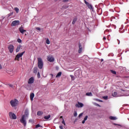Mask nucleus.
<instances>
[{
    "label": "nucleus",
    "instance_id": "c03bdc74",
    "mask_svg": "<svg viewBox=\"0 0 129 129\" xmlns=\"http://www.w3.org/2000/svg\"><path fill=\"white\" fill-rule=\"evenodd\" d=\"M59 128H60V129H64V128H63V126H62V125H60V126H59Z\"/></svg>",
    "mask_w": 129,
    "mask_h": 129
},
{
    "label": "nucleus",
    "instance_id": "423d86ee",
    "mask_svg": "<svg viewBox=\"0 0 129 129\" xmlns=\"http://www.w3.org/2000/svg\"><path fill=\"white\" fill-rule=\"evenodd\" d=\"M19 25H20V21H19V20L14 21L11 23L12 27H15L16 26H19Z\"/></svg>",
    "mask_w": 129,
    "mask_h": 129
},
{
    "label": "nucleus",
    "instance_id": "7c9ffc66",
    "mask_svg": "<svg viewBox=\"0 0 129 129\" xmlns=\"http://www.w3.org/2000/svg\"><path fill=\"white\" fill-rule=\"evenodd\" d=\"M103 98L105 99V100H107L108 97L107 96H105L103 97Z\"/></svg>",
    "mask_w": 129,
    "mask_h": 129
},
{
    "label": "nucleus",
    "instance_id": "c9c22d12",
    "mask_svg": "<svg viewBox=\"0 0 129 129\" xmlns=\"http://www.w3.org/2000/svg\"><path fill=\"white\" fill-rule=\"evenodd\" d=\"M42 127V126H40V124H37L36 125V128H37V127Z\"/></svg>",
    "mask_w": 129,
    "mask_h": 129
},
{
    "label": "nucleus",
    "instance_id": "2f4dec72",
    "mask_svg": "<svg viewBox=\"0 0 129 129\" xmlns=\"http://www.w3.org/2000/svg\"><path fill=\"white\" fill-rule=\"evenodd\" d=\"M87 118H88V116L86 115L84 118V120L86 121V120L87 119Z\"/></svg>",
    "mask_w": 129,
    "mask_h": 129
},
{
    "label": "nucleus",
    "instance_id": "7ed1b4c3",
    "mask_svg": "<svg viewBox=\"0 0 129 129\" xmlns=\"http://www.w3.org/2000/svg\"><path fill=\"white\" fill-rule=\"evenodd\" d=\"M25 116V115L22 116L20 119V122H21V123H22L24 126H26L27 125V120H26V117Z\"/></svg>",
    "mask_w": 129,
    "mask_h": 129
},
{
    "label": "nucleus",
    "instance_id": "f8f14e48",
    "mask_svg": "<svg viewBox=\"0 0 129 129\" xmlns=\"http://www.w3.org/2000/svg\"><path fill=\"white\" fill-rule=\"evenodd\" d=\"M19 32H20L21 34H24V33L26 32V30H24V27H23V25H22L21 27L19 28Z\"/></svg>",
    "mask_w": 129,
    "mask_h": 129
},
{
    "label": "nucleus",
    "instance_id": "ea45409f",
    "mask_svg": "<svg viewBox=\"0 0 129 129\" xmlns=\"http://www.w3.org/2000/svg\"><path fill=\"white\" fill-rule=\"evenodd\" d=\"M74 116H77V112H74Z\"/></svg>",
    "mask_w": 129,
    "mask_h": 129
},
{
    "label": "nucleus",
    "instance_id": "ddd939ff",
    "mask_svg": "<svg viewBox=\"0 0 129 129\" xmlns=\"http://www.w3.org/2000/svg\"><path fill=\"white\" fill-rule=\"evenodd\" d=\"M23 115H25V117H28L29 116V110L28 109L25 110V114Z\"/></svg>",
    "mask_w": 129,
    "mask_h": 129
},
{
    "label": "nucleus",
    "instance_id": "864d4df0",
    "mask_svg": "<svg viewBox=\"0 0 129 129\" xmlns=\"http://www.w3.org/2000/svg\"><path fill=\"white\" fill-rule=\"evenodd\" d=\"M106 32H108V30H106L104 33H105Z\"/></svg>",
    "mask_w": 129,
    "mask_h": 129
},
{
    "label": "nucleus",
    "instance_id": "3c124183",
    "mask_svg": "<svg viewBox=\"0 0 129 129\" xmlns=\"http://www.w3.org/2000/svg\"><path fill=\"white\" fill-rule=\"evenodd\" d=\"M97 106H100L99 105V104H97Z\"/></svg>",
    "mask_w": 129,
    "mask_h": 129
},
{
    "label": "nucleus",
    "instance_id": "a18cd8bd",
    "mask_svg": "<svg viewBox=\"0 0 129 129\" xmlns=\"http://www.w3.org/2000/svg\"><path fill=\"white\" fill-rule=\"evenodd\" d=\"M82 122L83 124H84V123H85V121H84V120H83Z\"/></svg>",
    "mask_w": 129,
    "mask_h": 129
},
{
    "label": "nucleus",
    "instance_id": "c756f323",
    "mask_svg": "<svg viewBox=\"0 0 129 129\" xmlns=\"http://www.w3.org/2000/svg\"><path fill=\"white\" fill-rule=\"evenodd\" d=\"M76 21H77V19H74L72 22V24L73 25H74V24H75V23H76Z\"/></svg>",
    "mask_w": 129,
    "mask_h": 129
},
{
    "label": "nucleus",
    "instance_id": "a878e982",
    "mask_svg": "<svg viewBox=\"0 0 129 129\" xmlns=\"http://www.w3.org/2000/svg\"><path fill=\"white\" fill-rule=\"evenodd\" d=\"M9 87H11V88H13V89H15V86H13L12 84H8Z\"/></svg>",
    "mask_w": 129,
    "mask_h": 129
},
{
    "label": "nucleus",
    "instance_id": "4c0bfd02",
    "mask_svg": "<svg viewBox=\"0 0 129 129\" xmlns=\"http://www.w3.org/2000/svg\"><path fill=\"white\" fill-rule=\"evenodd\" d=\"M82 115H83V113H81L79 115V117H81V116H82Z\"/></svg>",
    "mask_w": 129,
    "mask_h": 129
},
{
    "label": "nucleus",
    "instance_id": "49530a36",
    "mask_svg": "<svg viewBox=\"0 0 129 129\" xmlns=\"http://www.w3.org/2000/svg\"><path fill=\"white\" fill-rule=\"evenodd\" d=\"M103 39L104 40H106V37H104L103 38Z\"/></svg>",
    "mask_w": 129,
    "mask_h": 129
},
{
    "label": "nucleus",
    "instance_id": "f257e3e1",
    "mask_svg": "<svg viewBox=\"0 0 129 129\" xmlns=\"http://www.w3.org/2000/svg\"><path fill=\"white\" fill-rule=\"evenodd\" d=\"M10 104L12 107H16L19 104V101L17 99H14L10 101Z\"/></svg>",
    "mask_w": 129,
    "mask_h": 129
},
{
    "label": "nucleus",
    "instance_id": "1a4fd4ad",
    "mask_svg": "<svg viewBox=\"0 0 129 129\" xmlns=\"http://www.w3.org/2000/svg\"><path fill=\"white\" fill-rule=\"evenodd\" d=\"M85 4H86L87 7L90 9V10H92L93 11V7L90 4L86 1V0H84Z\"/></svg>",
    "mask_w": 129,
    "mask_h": 129
},
{
    "label": "nucleus",
    "instance_id": "603ef678",
    "mask_svg": "<svg viewBox=\"0 0 129 129\" xmlns=\"http://www.w3.org/2000/svg\"><path fill=\"white\" fill-rule=\"evenodd\" d=\"M99 101H100V102H102V100H99Z\"/></svg>",
    "mask_w": 129,
    "mask_h": 129
},
{
    "label": "nucleus",
    "instance_id": "0eeeda50",
    "mask_svg": "<svg viewBox=\"0 0 129 129\" xmlns=\"http://www.w3.org/2000/svg\"><path fill=\"white\" fill-rule=\"evenodd\" d=\"M8 48L10 53H12L13 52H14V49H15V47L13 45V44H10L8 45Z\"/></svg>",
    "mask_w": 129,
    "mask_h": 129
},
{
    "label": "nucleus",
    "instance_id": "4468645a",
    "mask_svg": "<svg viewBox=\"0 0 129 129\" xmlns=\"http://www.w3.org/2000/svg\"><path fill=\"white\" fill-rule=\"evenodd\" d=\"M79 49L78 52H79V53H81L82 52V50H83L82 45H81V43L79 44Z\"/></svg>",
    "mask_w": 129,
    "mask_h": 129
},
{
    "label": "nucleus",
    "instance_id": "9b49d317",
    "mask_svg": "<svg viewBox=\"0 0 129 129\" xmlns=\"http://www.w3.org/2000/svg\"><path fill=\"white\" fill-rule=\"evenodd\" d=\"M84 105L83 103L79 102H78V104H76V107H83Z\"/></svg>",
    "mask_w": 129,
    "mask_h": 129
},
{
    "label": "nucleus",
    "instance_id": "79ce46f5",
    "mask_svg": "<svg viewBox=\"0 0 129 129\" xmlns=\"http://www.w3.org/2000/svg\"><path fill=\"white\" fill-rule=\"evenodd\" d=\"M69 0H63V3H67Z\"/></svg>",
    "mask_w": 129,
    "mask_h": 129
},
{
    "label": "nucleus",
    "instance_id": "b1692460",
    "mask_svg": "<svg viewBox=\"0 0 129 129\" xmlns=\"http://www.w3.org/2000/svg\"><path fill=\"white\" fill-rule=\"evenodd\" d=\"M38 71V69L37 68H34L33 69V73H37V72Z\"/></svg>",
    "mask_w": 129,
    "mask_h": 129
},
{
    "label": "nucleus",
    "instance_id": "09e8293b",
    "mask_svg": "<svg viewBox=\"0 0 129 129\" xmlns=\"http://www.w3.org/2000/svg\"><path fill=\"white\" fill-rule=\"evenodd\" d=\"M60 118H62V119H63V116H61L60 117Z\"/></svg>",
    "mask_w": 129,
    "mask_h": 129
},
{
    "label": "nucleus",
    "instance_id": "412c9836",
    "mask_svg": "<svg viewBox=\"0 0 129 129\" xmlns=\"http://www.w3.org/2000/svg\"><path fill=\"white\" fill-rule=\"evenodd\" d=\"M50 117H51V115H48L47 116H45L44 117V118L45 119H49V118H50Z\"/></svg>",
    "mask_w": 129,
    "mask_h": 129
},
{
    "label": "nucleus",
    "instance_id": "8fccbe9b",
    "mask_svg": "<svg viewBox=\"0 0 129 129\" xmlns=\"http://www.w3.org/2000/svg\"><path fill=\"white\" fill-rule=\"evenodd\" d=\"M29 121H30V122H32V119H30V120H29Z\"/></svg>",
    "mask_w": 129,
    "mask_h": 129
},
{
    "label": "nucleus",
    "instance_id": "6e6d98bb",
    "mask_svg": "<svg viewBox=\"0 0 129 129\" xmlns=\"http://www.w3.org/2000/svg\"><path fill=\"white\" fill-rule=\"evenodd\" d=\"M102 61H103V59H102Z\"/></svg>",
    "mask_w": 129,
    "mask_h": 129
},
{
    "label": "nucleus",
    "instance_id": "4be33fe9",
    "mask_svg": "<svg viewBox=\"0 0 129 129\" xmlns=\"http://www.w3.org/2000/svg\"><path fill=\"white\" fill-rule=\"evenodd\" d=\"M87 96H92V93L91 92H88L86 93Z\"/></svg>",
    "mask_w": 129,
    "mask_h": 129
},
{
    "label": "nucleus",
    "instance_id": "2eb2a0df",
    "mask_svg": "<svg viewBox=\"0 0 129 129\" xmlns=\"http://www.w3.org/2000/svg\"><path fill=\"white\" fill-rule=\"evenodd\" d=\"M21 48H22V45H18L16 50V52L18 53V52L20 51Z\"/></svg>",
    "mask_w": 129,
    "mask_h": 129
},
{
    "label": "nucleus",
    "instance_id": "5701e85b",
    "mask_svg": "<svg viewBox=\"0 0 129 129\" xmlns=\"http://www.w3.org/2000/svg\"><path fill=\"white\" fill-rule=\"evenodd\" d=\"M42 114H43L42 111H39L37 112V115L40 116V115H42Z\"/></svg>",
    "mask_w": 129,
    "mask_h": 129
},
{
    "label": "nucleus",
    "instance_id": "9d476101",
    "mask_svg": "<svg viewBox=\"0 0 129 129\" xmlns=\"http://www.w3.org/2000/svg\"><path fill=\"white\" fill-rule=\"evenodd\" d=\"M34 79L33 77L30 78L28 81V84H32V83H34Z\"/></svg>",
    "mask_w": 129,
    "mask_h": 129
},
{
    "label": "nucleus",
    "instance_id": "37998d69",
    "mask_svg": "<svg viewBox=\"0 0 129 129\" xmlns=\"http://www.w3.org/2000/svg\"><path fill=\"white\" fill-rule=\"evenodd\" d=\"M117 41L118 45H119L120 41L118 39H117Z\"/></svg>",
    "mask_w": 129,
    "mask_h": 129
},
{
    "label": "nucleus",
    "instance_id": "e433bc0d",
    "mask_svg": "<svg viewBox=\"0 0 129 129\" xmlns=\"http://www.w3.org/2000/svg\"><path fill=\"white\" fill-rule=\"evenodd\" d=\"M37 77L38 78H40V77H41V76L40 75V73L38 72L37 74Z\"/></svg>",
    "mask_w": 129,
    "mask_h": 129
},
{
    "label": "nucleus",
    "instance_id": "de8ad7c7",
    "mask_svg": "<svg viewBox=\"0 0 129 129\" xmlns=\"http://www.w3.org/2000/svg\"><path fill=\"white\" fill-rule=\"evenodd\" d=\"M2 68H3V67H2V65L0 64V70L2 69Z\"/></svg>",
    "mask_w": 129,
    "mask_h": 129
},
{
    "label": "nucleus",
    "instance_id": "39448f33",
    "mask_svg": "<svg viewBox=\"0 0 129 129\" xmlns=\"http://www.w3.org/2000/svg\"><path fill=\"white\" fill-rule=\"evenodd\" d=\"M25 54V51L21 52L20 53H18L15 57V60H17L18 61L20 60V58L23 56Z\"/></svg>",
    "mask_w": 129,
    "mask_h": 129
},
{
    "label": "nucleus",
    "instance_id": "72a5a7b5",
    "mask_svg": "<svg viewBox=\"0 0 129 129\" xmlns=\"http://www.w3.org/2000/svg\"><path fill=\"white\" fill-rule=\"evenodd\" d=\"M71 77L72 78V80H75V78H74V76H73V75H71Z\"/></svg>",
    "mask_w": 129,
    "mask_h": 129
},
{
    "label": "nucleus",
    "instance_id": "58836bf2",
    "mask_svg": "<svg viewBox=\"0 0 129 129\" xmlns=\"http://www.w3.org/2000/svg\"><path fill=\"white\" fill-rule=\"evenodd\" d=\"M36 29L37 31H41V28H40V27H37Z\"/></svg>",
    "mask_w": 129,
    "mask_h": 129
},
{
    "label": "nucleus",
    "instance_id": "aec40b11",
    "mask_svg": "<svg viewBox=\"0 0 129 129\" xmlns=\"http://www.w3.org/2000/svg\"><path fill=\"white\" fill-rule=\"evenodd\" d=\"M13 15H14V12H11L8 14V18H11Z\"/></svg>",
    "mask_w": 129,
    "mask_h": 129
},
{
    "label": "nucleus",
    "instance_id": "20e7f679",
    "mask_svg": "<svg viewBox=\"0 0 129 129\" xmlns=\"http://www.w3.org/2000/svg\"><path fill=\"white\" fill-rule=\"evenodd\" d=\"M9 114L11 119H17V115H16L14 113L10 112Z\"/></svg>",
    "mask_w": 129,
    "mask_h": 129
},
{
    "label": "nucleus",
    "instance_id": "6e6552de",
    "mask_svg": "<svg viewBox=\"0 0 129 129\" xmlns=\"http://www.w3.org/2000/svg\"><path fill=\"white\" fill-rule=\"evenodd\" d=\"M47 60L51 62H54V61H55V58L52 56L48 55L47 56Z\"/></svg>",
    "mask_w": 129,
    "mask_h": 129
},
{
    "label": "nucleus",
    "instance_id": "f3484780",
    "mask_svg": "<svg viewBox=\"0 0 129 129\" xmlns=\"http://www.w3.org/2000/svg\"><path fill=\"white\" fill-rule=\"evenodd\" d=\"M112 96L114 97H118V95H117V93L116 92H114L112 94Z\"/></svg>",
    "mask_w": 129,
    "mask_h": 129
},
{
    "label": "nucleus",
    "instance_id": "f704fd0d",
    "mask_svg": "<svg viewBox=\"0 0 129 129\" xmlns=\"http://www.w3.org/2000/svg\"><path fill=\"white\" fill-rule=\"evenodd\" d=\"M61 123H62V124H64V125H66L65 121L64 120V119H62V121H61Z\"/></svg>",
    "mask_w": 129,
    "mask_h": 129
},
{
    "label": "nucleus",
    "instance_id": "cd10ccee",
    "mask_svg": "<svg viewBox=\"0 0 129 129\" xmlns=\"http://www.w3.org/2000/svg\"><path fill=\"white\" fill-rule=\"evenodd\" d=\"M46 43L47 44V45H49L50 44V40H49V39L47 38L46 40Z\"/></svg>",
    "mask_w": 129,
    "mask_h": 129
},
{
    "label": "nucleus",
    "instance_id": "393cba45",
    "mask_svg": "<svg viewBox=\"0 0 129 129\" xmlns=\"http://www.w3.org/2000/svg\"><path fill=\"white\" fill-rule=\"evenodd\" d=\"M15 11L16 12V13L18 14L19 12H20V9H19L18 8H14Z\"/></svg>",
    "mask_w": 129,
    "mask_h": 129
},
{
    "label": "nucleus",
    "instance_id": "6ab92c4d",
    "mask_svg": "<svg viewBox=\"0 0 129 129\" xmlns=\"http://www.w3.org/2000/svg\"><path fill=\"white\" fill-rule=\"evenodd\" d=\"M109 118L111 120H116V117H114V116H110Z\"/></svg>",
    "mask_w": 129,
    "mask_h": 129
},
{
    "label": "nucleus",
    "instance_id": "5fc2aeb1",
    "mask_svg": "<svg viewBox=\"0 0 129 129\" xmlns=\"http://www.w3.org/2000/svg\"><path fill=\"white\" fill-rule=\"evenodd\" d=\"M51 76H53V74H51Z\"/></svg>",
    "mask_w": 129,
    "mask_h": 129
},
{
    "label": "nucleus",
    "instance_id": "dca6fc26",
    "mask_svg": "<svg viewBox=\"0 0 129 129\" xmlns=\"http://www.w3.org/2000/svg\"><path fill=\"white\" fill-rule=\"evenodd\" d=\"M34 97H35V94L32 93L30 94V99L31 101H33V99H34Z\"/></svg>",
    "mask_w": 129,
    "mask_h": 129
},
{
    "label": "nucleus",
    "instance_id": "f03ea898",
    "mask_svg": "<svg viewBox=\"0 0 129 129\" xmlns=\"http://www.w3.org/2000/svg\"><path fill=\"white\" fill-rule=\"evenodd\" d=\"M38 59V67L39 69H42L43 68V60L41 57L37 58Z\"/></svg>",
    "mask_w": 129,
    "mask_h": 129
},
{
    "label": "nucleus",
    "instance_id": "c85d7f7f",
    "mask_svg": "<svg viewBox=\"0 0 129 129\" xmlns=\"http://www.w3.org/2000/svg\"><path fill=\"white\" fill-rule=\"evenodd\" d=\"M110 71L112 74H114L115 75H116V72H115V71L111 70Z\"/></svg>",
    "mask_w": 129,
    "mask_h": 129
},
{
    "label": "nucleus",
    "instance_id": "a211bd4d",
    "mask_svg": "<svg viewBox=\"0 0 129 129\" xmlns=\"http://www.w3.org/2000/svg\"><path fill=\"white\" fill-rule=\"evenodd\" d=\"M61 75H62V72H59L56 76V78H58V77H61Z\"/></svg>",
    "mask_w": 129,
    "mask_h": 129
},
{
    "label": "nucleus",
    "instance_id": "473e14b6",
    "mask_svg": "<svg viewBox=\"0 0 129 129\" xmlns=\"http://www.w3.org/2000/svg\"><path fill=\"white\" fill-rule=\"evenodd\" d=\"M17 42H18V43H22V40L21 39H18Z\"/></svg>",
    "mask_w": 129,
    "mask_h": 129
},
{
    "label": "nucleus",
    "instance_id": "bb28decb",
    "mask_svg": "<svg viewBox=\"0 0 129 129\" xmlns=\"http://www.w3.org/2000/svg\"><path fill=\"white\" fill-rule=\"evenodd\" d=\"M26 88L27 89V90H31V86H30V85H27L26 87Z\"/></svg>",
    "mask_w": 129,
    "mask_h": 129
},
{
    "label": "nucleus",
    "instance_id": "a19ab883",
    "mask_svg": "<svg viewBox=\"0 0 129 129\" xmlns=\"http://www.w3.org/2000/svg\"><path fill=\"white\" fill-rule=\"evenodd\" d=\"M114 124L115 125H118V126H121V125L119 124L114 123Z\"/></svg>",
    "mask_w": 129,
    "mask_h": 129
}]
</instances>
